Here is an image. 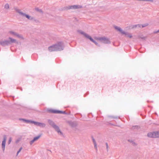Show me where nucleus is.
<instances>
[{
	"label": "nucleus",
	"mask_w": 159,
	"mask_h": 159,
	"mask_svg": "<svg viewBox=\"0 0 159 159\" xmlns=\"http://www.w3.org/2000/svg\"><path fill=\"white\" fill-rule=\"evenodd\" d=\"M63 45L61 43H58V44L49 47L48 48L50 52L57 51L62 49Z\"/></svg>",
	"instance_id": "obj_1"
},
{
	"label": "nucleus",
	"mask_w": 159,
	"mask_h": 159,
	"mask_svg": "<svg viewBox=\"0 0 159 159\" xmlns=\"http://www.w3.org/2000/svg\"><path fill=\"white\" fill-rule=\"evenodd\" d=\"M95 39L99 41V42L101 43H107V42L108 40L107 39L103 38H95Z\"/></svg>",
	"instance_id": "obj_2"
},
{
	"label": "nucleus",
	"mask_w": 159,
	"mask_h": 159,
	"mask_svg": "<svg viewBox=\"0 0 159 159\" xmlns=\"http://www.w3.org/2000/svg\"><path fill=\"white\" fill-rule=\"evenodd\" d=\"M84 35L85 36L89 39L92 42H93V43H94L96 45H98V43L96 42L92 38L91 36L89 35L88 34H84Z\"/></svg>",
	"instance_id": "obj_3"
},
{
	"label": "nucleus",
	"mask_w": 159,
	"mask_h": 159,
	"mask_svg": "<svg viewBox=\"0 0 159 159\" xmlns=\"http://www.w3.org/2000/svg\"><path fill=\"white\" fill-rule=\"evenodd\" d=\"M32 122L34 123L35 125L39 126L40 127H44L45 126V124L44 123L34 121H32Z\"/></svg>",
	"instance_id": "obj_4"
},
{
	"label": "nucleus",
	"mask_w": 159,
	"mask_h": 159,
	"mask_svg": "<svg viewBox=\"0 0 159 159\" xmlns=\"http://www.w3.org/2000/svg\"><path fill=\"white\" fill-rule=\"evenodd\" d=\"M6 137H4V140L2 142V147L3 148V150H4L5 149V143H6Z\"/></svg>",
	"instance_id": "obj_5"
},
{
	"label": "nucleus",
	"mask_w": 159,
	"mask_h": 159,
	"mask_svg": "<svg viewBox=\"0 0 159 159\" xmlns=\"http://www.w3.org/2000/svg\"><path fill=\"white\" fill-rule=\"evenodd\" d=\"M120 31V33H121L122 34H125V35L127 37H129V38H131L132 37V36L130 34H127L126 33L124 32H123V30H119Z\"/></svg>",
	"instance_id": "obj_6"
},
{
	"label": "nucleus",
	"mask_w": 159,
	"mask_h": 159,
	"mask_svg": "<svg viewBox=\"0 0 159 159\" xmlns=\"http://www.w3.org/2000/svg\"><path fill=\"white\" fill-rule=\"evenodd\" d=\"M53 113H62L63 112H63L62 111L56 110H52L51 111Z\"/></svg>",
	"instance_id": "obj_7"
},
{
	"label": "nucleus",
	"mask_w": 159,
	"mask_h": 159,
	"mask_svg": "<svg viewBox=\"0 0 159 159\" xmlns=\"http://www.w3.org/2000/svg\"><path fill=\"white\" fill-rule=\"evenodd\" d=\"M154 133H150L148 134V137L155 138Z\"/></svg>",
	"instance_id": "obj_8"
},
{
	"label": "nucleus",
	"mask_w": 159,
	"mask_h": 159,
	"mask_svg": "<svg viewBox=\"0 0 159 159\" xmlns=\"http://www.w3.org/2000/svg\"><path fill=\"white\" fill-rule=\"evenodd\" d=\"M20 14L22 15L23 16L26 17L27 18L29 19H32V18H31L30 16H29L28 15L22 13L21 12L20 13Z\"/></svg>",
	"instance_id": "obj_9"
},
{
	"label": "nucleus",
	"mask_w": 159,
	"mask_h": 159,
	"mask_svg": "<svg viewBox=\"0 0 159 159\" xmlns=\"http://www.w3.org/2000/svg\"><path fill=\"white\" fill-rule=\"evenodd\" d=\"M53 127L55 128L56 130L59 133H60L61 134V132L60 131L59 128L56 125H54Z\"/></svg>",
	"instance_id": "obj_10"
},
{
	"label": "nucleus",
	"mask_w": 159,
	"mask_h": 159,
	"mask_svg": "<svg viewBox=\"0 0 159 159\" xmlns=\"http://www.w3.org/2000/svg\"><path fill=\"white\" fill-rule=\"evenodd\" d=\"M9 42L10 43H14L16 42V40L14 39H12L11 38H9Z\"/></svg>",
	"instance_id": "obj_11"
},
{
	"label": "nucleus",
	"mask_w": 159,
	"mask_h": 159,
	"mask_svg": "<svg viewBox=\"0 0 159 159\" xmlns=\"http://www.w3.org/2000/svg\"><path fill=\"white\" fill-rule=\"evenodd\" d=\"M81 7L80 6H76L74 5L73 6H71L70 7V8H74V9H76V8H81Z\"/></svg>",
	"instance_id": "obj_12"
},
{
	"label": "nucleus",
	"mask_w": 159,
	"mask_h": 159,
	"mask_svg": "<svg viewBox=\"0 0 159 159\" xmlns=\"http://www.w3.org/2000/svg\"><path fill=\"white\" fill-rule=\"evenodd\" d=\"M145 26V25L143 26V25H134L133 26V28H134V27H139L141 28V27H144Z\"/></svg>",
	"instance_id": "obj_13"
},
{
	"label": "nucleus",
	"mask_w": 159,
	"mask_h": 159,
	"mask_svg": "<svg viewBox=\"0 0 159 159\" xmlns=\"http://www.w3.org/2000/svg\"><path fill=\"white\" fill-rule=\"evenodd\" d=\"M155 138L159 137V131L154 133Z\"/></svg>",
	"instance_id": "obj_14"
},
{
	"label": "nucleus",
	"mask_w": 159,
	"mask_h": 159,
	"mask_svg": "<svg viewBox=\"0 0 159 159\" xmlns=\"http://www.w3.org/2000/svg\"><path fill=\"white\" fill-rule=\"evenodd\" d=\"M93 143L94 145V147H95V148L97 150V144H96V141H95L94 139H93Z\"/></svg>",
	"instance_id": "obj_15"
},
{
	"label": "nucleus",
	"mask_w": 159,
	"mask_h": 159,
	"mask_svg": "<svg viewBox=\"0 0 159 159\" xmlns=\"http://www.w3.org/2000/svg\"><path fill=\"white\" fill-rule=\"evenodd\" d=\"M40 135L37 136L36 137H35L34 138V139L35 141L37 140V139H38L40 138Z\"/></svg>",
	"instance_id": "obj_16"
},
{
	"label": "nucleus",
	"mask_w": 159,
	"mask_h": 159,
	"mask_svg": "<svg viewBox=\"0 0 159 159\" xmlns=\"http://www.w3.org/2000/svg\"><path fill=\"white\" fill-rule=\"evenodd\" d=\"M11 33L12 34V35H15V36H19V35H18L17 34H16L15 33H14V32H11Z\"/></svg>",
	"instance_id": "obj_17"
},
{
	"label": "nucleus",
	"mask_w": 159,
	"mask_h": 159,
	"mask_svg": "<svg viewBox=\"0 0 159 159\" xmlns=\"http://www.w3.org/2000/svg\"><path fill=\"white\" fill-rule=\"evenodd\" d=\"M5 8L7 9L9 8V5L8 4H6L5 6Z\"/></svg>",
	"instance_id": "obj_18"
},
{
	"label": "nucleus",
	"mask_w": 159,
	"mask_h": 159,
	"mask_svg": "<svg viewBox=\"0 0 159 159\" xmlns=\"http://www.w3.org/2000/svg\"><path fill=\"white\" fill-rule=\"evenodd\" d=\"M11 138H10L9 139V141L8 142V143L9 144L11 143Z\"/></svg>",
	"instance_id": "obj_19"
},
{
	"label": "nucleus",
	"mask_w": 159,
	"mask_h": 159,
	"mask_svg": "<svg viewBox=\"0 0 159 159\" xmlns=\"http://www.w3.org/2000/svg\"><path fill=\"white\" fill-rule=\"evenodd\" d=\"M22 149V148H20L19 149V150L17 152V155L18 154V153L20 152V151H21V149Z\"/></svg>",
	"instance_id": "obj_20"
},
{
	"label": "nucleus",
	"mask_w": 159,
	"mask_h": 159,
	"mask_svg": "<svg viewBox=\"0 0 159 159\" xmlns=\"http://www.w3.org/2000/svg\"><path fill=\"white\" fill-rule=\"evenodd\" d=\"M115 29L116 30H120V29L119 27H115Z\"/></svg>",
	"instance_id": "obj_21"
},
{
	"label": "nucleus",
	"mask_w": 159,
	"mask_h": 159,
	"mask_svg": "<svg viewBox=\"0 0 159 159\" xmlns=\"http://www.w3.org/2000/svg\"><path fill=\"white\" fill-rule=\"evenodd\" d=\"M35 141L33 139V140H32L31 141H30V144H32L34 141Z\"/></svg>",
	"instance_id": "obj_22"
},
{
	"label": "nucleus",
	"mask_w": 159,
	"mask_h": 159,
	"mask_svg": "<svg viewBox=\"0 0 159 159\" xmlns=\"http://www.w3.org/2000/svg\"><path fill=\"white\" fill-rule=\"evenodd\" d=\"M106 145L107 147V148L108 147V144L107 143H106Z\"/></svg>",
	"instance_id": "obj_23"
},
{
	"label": "nucleus",
	"mask_w": 159,
	"mask_h": 159,
	"mask_svg": "<svg viewBox=\"0 0 159 159\" xmlns=\"http://www.w3.org/2000/svg\"><path fill=\"white\" fill-rule=\"evenodd\" d=\"M159 32V30L157 32Z\"/></svg>",
	"instance_id": "obj_24"
}]
</instances>
